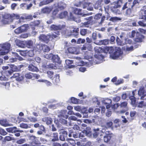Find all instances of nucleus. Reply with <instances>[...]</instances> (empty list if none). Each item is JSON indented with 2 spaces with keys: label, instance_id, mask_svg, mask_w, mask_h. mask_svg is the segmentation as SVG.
I'll use <instances>...</instances> for the list:
<instances>
[{
  "label": "nucleus",
  "instance_id": "obj_1",
  "mask_svg": "<svg viewBox=\"0 0 146 146\" xmlns=\"http://www.w3.org/2000/svg\"><path fill=\"white\" fill-rule=\"evenodd\" d=\"M124 46L121 49L119 47L115 46H108L109 49L108 52L110 54V57L114 59L122 58V56L123 53V51L126 53H128L129 52L133 50V46Z\"/></svg>",
  "mask_w": 146,
  "mask_h": 146
},
{
  "label": "nucleus",
  "instance_id": "obj_2",
  "mask_svg": "<svg viewBox=\"0 0 146 146\" xmlns=\"http://www.w3.org/2000/svg\"><path fill=\"white\" fill-rule=\"evenodd\" d=\"M113 125V123L112 121L107 122L106 123V126H102L101 128H97L94 129H93L94 131V132L93 133V135L94 137L96 138L98 135H100V136H101L103 135L101 133H105L106 134H108L109 133V132L106 131V129L108 128H110Z\"/></svg>",
  "mask_w": 146,
  "mask_h": 146
},
{
  "label": "nucleus",
  "instance_id": "obj_3",
  "mask_svg": "<svg viewBox=\"0 0 146 146\" xmlns=\"http://www.w3.org/2000/svg\"><path fill=\"white\" fill-rule=\"evenodd\" d=\"M19 18L18 14L12 13L11 14H5L1 21L2 23L4 24H7L13 21L14 19H18Z\"/></svg>",
  "mask_w": 146,
  "mask_h": 146
},
{
  "label": "nucleus",
  "instance_id": "obj_4",
  "mask_svg": "<svg viewBox=\"0 0 146 146\" xmlns=\"http://www.w3.org/2000/svg\"><path fill=\"white\" fill-rule=\"evenodd\" d=\"M109 49V47L108 46H102L101 47L99 46H96L94 48L95 53L97 54H100L103 52L107 53H108ZM98 55L100 56L102 59L104 58V56L102 54H98Z\"/></svg>",
  "mask_w": 146,
  "mask_h": 146
},
{
  "label": "nucleus",
  "instance_id": "obj_5",
  "mask_svg": "<svg viewBox=\"0 0 146 146\" xmlns=\"http://www.w3.org/2000/svg\"><path fill=\"white\" fill-rule=\"evenodd\" d=\"M65 26L64 25H56L52 24L51 25L49 29L51 31H55V33L58 35L60 34V31L64 28Z\"/></svg>",
  "mask_w": 146,
  "mask_h": 146
},
{
  "label": "nucleus",
  "instance_id": "obj_6",
  "mask_svg": "<svg viewBox=\"0 0 146 146\" xmlns=\"http://www.w3.org/2000/svg\"><path fill=\"white\" fill-rule=\"evenodd\" d=\"M127 103L126 102H122L120 104H115L114 106L115 108H117L119 106H120L121 108H124V109L121 110L120 111L116 112L117 113V114L123 113L127 111L128 110V108L127 106Z\"/></svg>",
  "mask_w": 146,
  "mask_h": 146
},
{
  "label": "nucleus",
  "instance_id": "obj_7",
  "mask_svg": "<svg viewBox=\"0 0 146 146\" xmlns=\"http://www.w3.org/2000/svg\"><path fill=\"white\" fill-rule=\"evenodd\" d=\"M9 46H0V54L4 55L9 52Z\"/></svg>",
  "mask_w": 146,
  "mask_h": 146
},
{
  "label": "nucleus",
  "instance_id": "obj_8",
  "mask_svg": "<svg viewBox=\"0 0 146 146\" xmlns=\"http://www.w3.org/2000/svg\"><path fill=\"white\" fill-rule=\"evenodd\" d=\"M68 50L70 53L76 54H79L80 52L79 49L73 46L68 48Z\"/></svg>",
  "mask_w": 146,
  "mask_h": 146
},
{
  "label": "nucleus",
  "instance_id": "obj_9",
  "mask_svg": "<svg viewBox=\"0 0 146 146\" xmlns=\"http://www.w3.org/2000/svg\"><path fill=\"white\" fill-rule=\"evenodd\" d=\"M39 38L41 41L47 43L49 40V36H48V35L46 36L42 34L40 35L39 37Z\"/></svg>",
  "mask_w": 146,
  "mask_h": 146
},
{
  "label": "nucleus",
  "instance_id": "obj_10",
  "mask_svg": "<svg viewBox=\"0 0 146 146\" xmlns=\"http://www.w3.org/2000/svg\"><path fill=\"white\" fill-rule=\"evenodd\" d=\"M60 134L59 138L61 141H65L66 139H67L68 135L67 131L64 130L61 131Z\"/></svg>",
  "mask_w": 146,
  "mask_h": 146
},
{
  "label": "nucleus",
  "instance_id": "obj_11",
  "mask_svg": "<svg viewBox=\"0 0 146 146\" xmlns=\"http://www.w3.org/2000/svg\"><path fill=\"white\" fill-rule=\"evenodd\" d=\"M54 6L56 8H58L60 10H62L66 7V5L64 2L60 1L58 3H55Z\"/></svg>",
  "mask_w": 146,
  "mask_h": 146
},
{
  "label": "nucleus",
  "instance_id": "obj_12",
  "mask_svg": "<svg viewBox=\"0 0 146 146\" xmlns=\"http://www.w3.org/2000/svg\"><path fill=\"white\" fill-rule=\"evenodd\" d=\"M144 36L140 33L137 32L136 34V38L134 39V41L137 42H142V39L144 38Z\"/></svg>",
  "mask_w": 146,
  "mask_h": 146
},
{
  "label": "nucleus",
  "instance_id": "obj_13",
  "mask_svg": "<svg viewBox=\"0 0 146 146\" xmlns=\"http://www.w3.org/2000/svg\"><path fill=\"white\" fill-rule=\"evenodd\" d=\"M122 0H120L118 1L117 2H114L111 6V11L115 10L119 7H120L121 5L120 3H121Z\"/></svg>",
  "mask_w": 146,
  "mask_h": 146
},
{
  "label": "nucleus",
  "instance_id": "obj_14",
  "mask_svg": "<svg viewBox=\"0 0 146 146\" xmlns=\"http://www.w3.org/2000/svg\"><path fill=\"white\" fill-rule=\"evenodd\" d=\"M71 28L72 29H70V31L71 32H72V35L74 37L76 38L77 37L78 35L79 29L78 28H74L73 26H71Z\"/></svg>",
  "mask_w": 146,
  "mask_h": 146
},
{
  "label": "nucleus",
  "instance_id": "obj_15",
  "mask_svg": "<svg viewBox=\"0 0 146 146\" xmlns=\"http://www.w3.org/2000/svg\"><path fill=\"white\" fill-rule=\"evenodd\" d=\"M50 138L52 141H55L58 140V133H50Z\"/></svg>",
  "mask_w": 146,
  "mask_h": 146
},
{
  "label": "nucleus",
  "instance_id": "obj_16",
  "mask_svg": "<svg viewBox=\"0 0 146 146\" xmlns=\"http://www.w3.org/2000/svg\"><path fill=\"white\" fill-rule=\"evenodd\" d=\"M70 29H72L71 27H68L67 29H66L64 31H62L61 33L62 35H65L66 36H70L72 35V33L70 32Z\"/></svg>",
  "mask_w": 146,
  "mask_h": 146
},
{
  "label": "nucleus",
  "instance_id": "obj_17",
  "mask_svg": "<svg viewBox=\"0 0 146 146\" xmlns=\"http://www.w3.org/2000/svg\"><path fill=\"white\" fill-rule=\"evenodd\" d=\"M14 78H16V80L18 81L22 80L24 78V76L22 74L18 73H16L13 74V76Z\"/></svg>",
  "mask_w": 146,
  "mask_h": 146
},
{
  "label": "nucleus",
  "instance_id": "obj_18",
  "mask_svg": "<svg viewBox=\"0 0 146 146\" xmlns=\"http://www.w3.org/2000/svg\"><path fill=\"white\" fill-rule=\"evenodd\" d=\"M138 95L141 96V98H144V96H146V92L145 91L144 88V87H141L138 92Z\"/></svg>",
  "mask_w": 146,
  "mask_h": 146
},
{
  "label": "nucleus",
  "instance_id": "obj_19",
  "mask_svg": "<svg viewBox=\"0 0 146 146\" xmlns=\"http://www.w3.org/2000/svg\"><path fill=\"white\" fill-rule=\"evenodd\" d=\"M54 62L57 64L59 65H60L61 61L60 58L59 57L58 55H54L52 54V59Z\"/></svg>",
  "mask_w": 146,
  "mask_h": 146
},
{
  "label": "nucleus",
  "instance_id": "obj_20",
  "mask_svg": "<svg viewBox=\"0 0 146 146\" xmlns=\"http://www.w3.org/2000/svg\"><path fill=\"white\" fill-rule=\"evenodd\" d=\"M111 102V100L109 99H106L102 101V103L105 105L107 109H108L110 107V104Z\"/></svg>",
  "mask_w": 146,
  "mask_h": 146
},
{
  "label": "nucleus",
  "instance_id": "obj_21",
  "mask_svg": "<svg viewBox=\"0 0 146 146\" xmlns=\"http://www.w3.org/2000/svg\"><path fill=\"white\" fill-rule=\"evenodd\" d=\"M73 13L76 15H82V9L74 7H72Z\"/></svg>",
  "mask_w": 146,
  "mask_h": 146
},
{
  "label": "nucleus",
  "instance_id": "obj_22",
  "mask_svg": "<svg viewBox=\"0 0 146 146\" xmlns=\"http://www.w3.org/2000/svg\"><path fill=\"white\" fill-rule=\"evenodd\" d=\"M109 40L108 39H105L99 41L98 44L95 43L96 44L100 45H104L109 44Z\"/></svg>",
  "mask_w": 146,
  "mask_h": 146
},
{
  "label": "nucleus",
  "instance_id": "obj_23",
  "mask_svg": "<svg viewBox=\"0 0 146 146\" xmlns=\"http://www.w3.org/2000/svg\"><path fill=\"white\" fill-rule=\"evenodd\" d=\"M59 117H62L65 119H67L68 117V115H67V111L66 110H64L62 111L61 113L58 115Z\"/></svg>",
  "mask_w": 146,
  "mask_h": 146
},
{
  "label": "nucleus",
  "instance_id": "obj_24",
  "mask_svg": "<svg viewBox=\"0 0 146 146\" xmlns=\"http://www.w3.org/2000/svg\"><path fill=\"white\" fill-rule=\"evenodd\" d=\"M59 64H56L51 63L47 65V68L53 69H57L59 68Z\"/></svg>",
  "mask_w": 146,
  "mask_h": 146
},
{
  "label": "nucleus",
  "instance_id": "obj_25",
  "mask_svg": "<svg viewBox=\"0 0 146 146\" xmlns=\"http://www.w3.org/2000/svg\"><path fill=\"white\" fill-rule=\"evenodd\" d=\"M42 120L44 122H46V124L48 125L51 124L52 122V119L50 117H45L43 118Z\"/></svg>",
  "mask_w": 146,
  "mask_h": 146
},
{
  "label": "nucleus",
  "instance_id": "obj_26",
  "mask_svg": "<svg viewBox=\"0 0 146 146\" xmlns=\"http://www.w3.org/2000/svg\"><path fill=\"white\" fill-rule=\"evenodd\" d=\"M15 42L16 46H24L25 45V41H21L17 39L15 40Z\"/></svg>",
  "mask_w": 146,
  "mask_h": 146
},
{
  "label": "nucleus",
  "instance_id": "obj_27",
  "mask_svg": "<svg viewBox=\"0 0 146 146\" xmlns=\"http://www.w3.org/2000/svg\"><path fill=\"white\" fill-rule=\"evenodd\" d=\"M83 131L87 136L90 137L91 135L92 134L91 131V128L90 127H86V129H85Z\"/></svg>",
  "mask_w": 146,
  "mask_h": 146
},
{
  "label": "nucleus",
  "instance_id": "obj_28",
  "mask_svg": "<svg viewBox=\"0 0 146 146\" xmlns=\"http://www.w3.org/2000/svg\"><path fill=\"white\" fill-rule=\"evenodd\" d=\"M92 48V46H83L81 47V50L82 51L85 52L88 50H91Z\"/></svg>",
  "mask_w": 146,
  "mask_h": 146
},
{
  "label": "nucleus",
  "instance_id": "obj_29",
  "mask_svg": "<svg viewBox=\"0 0 146 146\" xmlns=\"http://www.w3.org/2000/svg\"><path fill=\"white\" fill-rule=\"evenodd\" d=\"M141 14L142 16H140L139 19L146 20V10L145 11H141L140 13V15Z\"/></svg>",
  "mask_w": 146,
  "mask_h": 146
},
{
  "label": "nucleus",
  "instance_id": "obj_30",
  "mask_svg": "<svg viewBox=\"0 0 146 146\" xmlns=\"http://www.w3.org/2000/svg\"><path fill=\"white\" fill-rule=\"evenodd\" d=\"M28 69L32 72H37L38 70V68L32 65H30L28 66Z\"/></svg>",
  "mask_w": 146,
  "mask_h": 146
},
{
  "label": "nucleus",
  "instance_id": "obj_31",
  "mask_svg": "<svg viewBox=\"0 0 146 146\" xmlns=\"http://www.w3.org/2000/svg\"><path fill=\"white\" fill-rule=\"evenodd\" d=\"M0 124L5 127L10 126V124L8 123V122L6 119L0 120Z\"/></svg>",
  "mask_w": 146,
  "mask_h": 146
},
{
  "label": "nucleus",
  "instance_id": "obj_32",
  "mask_svg": "<svg viewBox=\"0 0 146 146\" xmlns=\"http://www.w3.org/2000/svg\"><path fill=\"white\" fill-rule=\"evenodd\" d=\"M54 0H44L42 2H41L39 4L40 6H42L43 5L48 4L51 3Z\"/></svg>",
  "mask_w": 146,
  "mask_h": 146
},
{
  "label": "nucleus",
  "instance_id": "obj_33",
  "mask_svg": "<svg viewBox=\"0 0 146 146\" xmlns=\"http://www.w3.org/2000/svg\"><path fill=\"white\" fill-rule=\"evenodd\" d=\"M52 9V7H47L43 9L42 11L43 13H48L51 11Z\"/></svg>",
  "mask_w": 146,
  "mask_h": 146
},
{
  "label": "nucleus",
  "instance_id": "obj_34",
  "mask_svg": "<svg viewBox=\"0 0 146 146\" xmlns=\"http://www.w3.org/2000/svg\"><path fill=\"white\" fill-rule=\"evenodd\" d=\"M67 14L68 13L67 11H64L61 12L59 14H58V15L56 16V17H58L62 19L66 17L67 16Z\"/></svg>",
  "mask_w": 146,
  "mask_h": 146
},
{
  "label": "nucleus",
  "instance_id": "obj_35",
  "mask_svg": "<svg viewBox=\"0 0 146 146\" xmlns=\"http://www.w3.org/2000/svg\"><path fill=\"white\" fill-rule=\"evenodd\" d=\"M17 128L16 127H9L6 129L7 131L10 133H15L17 131Z\"/></svg>",
  "mask_w": 146,
  "mask_h": 146
},
{
  "label": "nucleus",
  "instance_id": "obj_36",
  "mask_svg": "<svg viewBox=\"0 0 146 146\" xmlns=\"http://www.w3.org/2000/svg\"><path fill=\"white\" fill-rule=\"evenodd\" d=\"M33 4L30 3L28 5H27L25 3H22L21 4L20 6L21 7H26V9L27 10H29L30 8L32 7Z\"/></svg>",
  "mask_w": 146,
  "mask_h": 146
},
{
  "label": "nucleus",
  "instance_id": "obj_37",
  "mask_svg": "<svg viewBox=\"0 0 146 146\" xmlns=\"http://www.w3.org/2000/svg\"><path fill=\"white\" fill-rule=\"evenodd\" d=\"M60 76L58 74L56 75L55 77H54L53 80V82L54 84H57L60 81L59 79Z\"/></svg>",
  "mask_w": 146,
  "mask_h": 146
},
{
  "label": "nucleus",
  "instance_id": "obj_38",
  "mask_svg": "<svg viewBox=\"0 0 146 146\" xmlns=\"http://www.w3.org/2000/svg\"><path fill=\"white\" fill-rule=\"evenodd\" d=\"M21 31L22 32H25L27 31L28 28V25H24L21 27H20Z\"/></svg>",
  "mask_w": 146,
  "mask_h": 146
},
{
  "label": "nucleus",
  "instance_id": "obj_39",
  "mask_svg": "<svg viewBox=\"0 0 146 146\" xmlns=\"http://www.w3.org/2000/svg\"><path fill=\"white\" fill-rule=\"evenodd\" d=\"M16 51L19 52L20 54L23 56H25L26 55V54L27 52V50H21L19 49H17Z\"/></svg>",
  "mask_w": 146,
  "mask_h": 146
},
{
  "label": "nucleus",
  "instance_id": "obj_40",
  "mask_svg": "<svg viewBox=\"0 0 146 146\" xmlns=\"http://www.w3.org/2000/svg\"><path fill=\"white\" fill-rule=\"evenodd\" d=\"M25 41V44H26L27 46H33L35 43V40L33 41L29 40Z\"/></svg>",
  "mask_w": 146,
  "mask_h": 146
},
{
  "label": "nucleus",
  "instance_id": "obj_41",
  "mask_svg": "<svg viewBox=\"0 0 146 146\" xmlns=\"http://www.w3.org/2000/svg\"><path fill=\"white\" fill-rule=\"evenodd\" d=\"M67 141H68V143L73 146H75L76 145L75 141L73 139H72L71 138H68L67 139Z\"/></svg>",
  "mask_w": 146,
  "mask_h": 146
},
{
  "label": "nucleus",
  "instance_id": "obj_42",
  "mask_svg": "<svg viewBox=\"0 0 146 146\" xmlns=\"http://www.w3.org/2000/svg\"><path fill=\"white\" fill-rule=\"evenodd\" d=\"M129 99L131 100V104L133 105H135L136 102L135 97L134 96H131L129 97Z\"/></svg>",
  "mask_w": 146,
  "mask_h": 146
},
{
  "label": "nucleus",
  "instance_id": "obj_43",
  "mask_svg": "<svg viewBox=\"0 0 146 146\" xmlns=\"http://www.w3.org/2000/svg\"><path fill=\"white\" fill-rule=\"evenodd\" d=\"M82 112L84 114H85L86 115H84L83 117L84 118L85 117H88V115L87 114L88 112V110H86V108H84L82 110Z\"/></svg>",
  "mask_w": 146,
  "mask_h": 146
},
{
  "label": "nucleus",
  "instance_id": "obj_44",
  "mask_svg": "<svg viewBox=\"0 0 146 146\" xmlns=\"http://www.w3.org/2000/svg\"><path fill=\"white\" fill-rule=\"evenodd\" d=\"M10 67L13 71H17L19 70V68L14 65L12 64L10 66Z\"/></svg>",
  "mask_w": 146,
  "mask_h": 146
},
{
  "label": "nucleus",
  "instance_id": "obj_45",
  "mask_svg": "<svg viewBox=\"0 0 146 146\" xmlns=\"http://www.w3.org/2000/svg\"><path fill=\"white\" fill-rule=\"evenodd\" d=\"M20 126L21 128L25 129H27L29 127L28 125L23 123H20Z\"/></svg>",
  "mask_w": 146,
  "mask_h": 146
},
{
  "label": "nucleus",
  "instance_id": "obj_46",
  "mask_svg": "<svg viewBox=\"0 0 146 146\" xmlns=\"http://www.w3.org/2000/svg\"><path fill=\"white\" fill-rule=\"evenodd\" d=\"M41 47L44 52H48L50 50V48L49 46H41Z\"/></svg>",
  "mask_w": 146,
  "mask_h": 146
},
{
  "label": "nucleus",
  "instance_id": "obj_47",
  "mask_svg": "<svg viewBox=\"0 0 146 146\" xmlns=\"http://www.w3.org/2000/svg\"><path fill=\"white\" fill-rule=\"evenodd\" d=\"M115 36H111L110 40H109V42H110L111 44H113L115 43Z\"/></svg>",
  "mask_w": 146,
  "mask_h": 146
},
{
  "label": "nucleus",
  "instance_id": "obj_48",
  "mask_svg": "<svg viewBox=\"0 0 146 146\" xmlns=\"http://www.w3.org/2000/svg\"><path fill=\"white\" fill-rule=\"evenodd\" d=\"M28 119L31 122H35L37 121V118L32 117H28Z\"/></svg>",
  "mask_w": 146,
  "mask_h": 146
},
{
  "label": "nucleus",
  "instance_id": "obj_49",
  "mask_svg": "<svg viewBox=\"0 0 146 146\" xmlns=\"http://www.w3.org/2000/svg\"><path fill=\"white\" fill-rule=\"evenodd\" d=\"M52 54H46L44 55L43 56L47 59H52Z\"/></svg>",
  "mask_w": 146,
  "mask_h": 146
},
{
  "label": "nucleus",
  "instance_id": "obj_50",
  "mask_svg": "<svg viewBox=\"0 0 146 146\" xmlns=\"http://www.w3.org/2000/svg\"><path fill=\"white\" fill-rule=\"evenodd\" d=\"M136 33L135 31H133L131 33H129V36L130 38H133L136 35Z\"/></svg>",
  "mask_w": 146,
  "mask_h": 146
},
{
  "label": "nucleus",
  "instance_id": "obj_51",
  "mask_svg": "<svg viewBox=\"0 0 146 146\" xmlns=\"http://www.w3.org/2000/svg\"><path fill=\"white\" fill-rule=\"evenodd\" d=\"M102 0H98L96 3V6L98 5V6L99 7V10L102 11V8H101V6H102Z\"/></svg>",
  "mask_w": 146,
  "mask_h": 146
},
{
  "label": "nucleus",
  "instance_id": "obj_52",
  "mask_svg": "<svg viewBox=\"0 0 146 146\" xmlns=\"http://www.w3.org/2000/svg\"><path fill=\"white\" fill-rule=\"evenodd\" d=\"M85 42V40L84 39L79 38L78 39L76 43L78 44H83Z\"/></svg>",
  "mask_w": 146,
  "mask_h": 146
},
{
  "label": "nucleus",
  "instance_id": "obj_53",
  "mask_svg": "<svg viewBox=\"0 0 146 146\" xmlns=\"http://www.w3.org/2000/svg\"><path fill=\"white\" fill-rule=\"evenodd\" d=\"M74 109L75 110L78 111H80L83 109V108H82L80 106H77L74 107Z\"/></svg>",
  "mask_w": 146,
  "mask_h": 146
},
{
  "label": "nucleus",
  "instance_id": "obj_54",
  "mask_svg": "<svg viewBox=\"0 0 146 146\" xmlns=\"http://www.w3.org/2000/svg\"><path fill=\"white\" fill-rule=\"evenodd\" d=\"M47 74L48 77L50 79H52L54 74L53 72L51 71H48L47 72Z\"/></svg>",
  "mask_w": 146,
  "mask_h": 146
},
{
  "label": "nucleus",
  "instance_id": "obj_55",
  "mask_svg": "<svg viewBox=\"0 0 146 146\" xmlns=\"http://www.w3.org/2000/svg\"><path fill=\"white\" fill-rule=\"evenodd\" d=\"M141 0H134L133 2L132 3H131L130 4V6L131 7V8H132V7L134 6V5L136 4V3H138V2L141 1Z\"/></svg>",
  "mask_w": 146,
  "mask_h": 146
},
{
  "label": "nucleus",
  "instance_id": "obj_56",
  "mask_svg": "<svg viewBox=\"0 0 146 146\" xmlns=\"http://www.w3.org/2000/svg\"><path fill=\"white\" fill-rule=\"evenodd\" d=\"M121 19L117 17H112L110 18V20L113 22H115L116 21L119 20Z\"/></svg>",
  "mask_w": 146,
  "mask_h": 146
},
{
  "label": "nucleus",
  "instance_id": "obj_57",
  "mask_svg": "<svg viewBox=\"0 0 146 146\" xmlns=\"http://www.w3.org/2000/svg\"><path fill=\"white\" fill-rule=\"evenodd\" d=\"M130 4V3H125L122 7V10H124L127 8H131Z\"/></svg>",
  "mask_w": 146,
  "mask_h": 146
},
{
  "label": "nucleus",
  "instance_id": "obj_58",
  "mask_svg": "<svg viewBox=\"0 0 146 146\" xmlns=\"http://www.w3.org/2000/svg\"><path fill=\"white\" fill-rule=\"evenodd\" d=\"M18 15L19 16V15ZM19 19V20L16 22V23H21L23 21V20L25 19H26V17H19V18L18 19Z\"/></svg>",
  "mask_w": 146,
  "mask_h": 146
},
{
  "label": "nucleus",
  "instance_id": "obj_59",
  "mask_svg": "<svg viewBox=\"0 0 146 146\" xmlns=\"http://www.w3.org/2000/svg\"><path fill=\"white\" fill-rule=\"evenodd\" d=\"M131 13V11L130 9V8H129L126 10L125 13V15L129 16L130 15Z\"/></svg>",
  "mask_w": 146,
  "mask_h": 146
},
{
  "label": "nucleus",
  "instance_id": "obj_60",
  "mask_svg": "<svg viewBox=\"0 0 146 146\" xmlns=\"http://www.w3.org/2000/svg\"><path fill=\"white\" fill-rule=\"evenodd\" d=\"M71 102L72 103L74 104H78V100H77V99L74 97L72 98L71 99Z\"/></svg>",
  "mask_w": 146,
  "mask_h": 146
},
{
  "label": "nucleus",
  "instance_id": "obj_61",
  "mask_svg": "<svg viewBox=\"0 0 146 146\" xmlns=\"http://www.w3.org/2000/svg\"><path fill=\"white\" fill-rule=\"evenodd\" d=\"M34 24L35 26H38L39 24H40V25H40V26H42V27H43V25H41V21L39 20H36L35 21H34Z\"/></svg>",
  "mask_w": 146,
  "mask_h": 146
},
{
  "label": "nucleus",
  "instance_id": "obj_62",
  "mask_svg": "<svg viewBox=\"0 0 146 146\" xmlns=\"http://www.w3.org/2000/svg\"><path fill=\"white\" fill-rule=\"evenodd\" d=\"M33 74L32 73H27L25 74V76L27 78L31 79L33 77Z\"/></svg>",
  "mask_w": 146,
  "mask_h": 146
},
{
  "label": "nucleus",
  "instance_id": "obj_63",
  "mask_svg": "<svg viewBox=\"0 0 146 146\" xmlns=\"http://www.w3.org/2000/svg\"><path fill=\"white\" fill-rule=\"evenodd\" d=\"M110 136H105L104 138V140L105 142H108L110 139Z\"/></svg>",
  "mask_w": 146,
  "mask_h": 146
},
{
  "label": "nucleus",
  "instance_id": "obj_64",
  "mask_svg": "<svg viewBox=\"0 0 146 146\" xmlns=\"http://www.w3.org/2000/svg\"><path fill=\"white\" fill-rule=\"evenodd\" d=\"M120 99V98L118 96H115L113 98V101L115 102H117L119 101Z\"/></svg>",
  "mask_w": 146,
  "mask_h": 146
}]
</instances>
